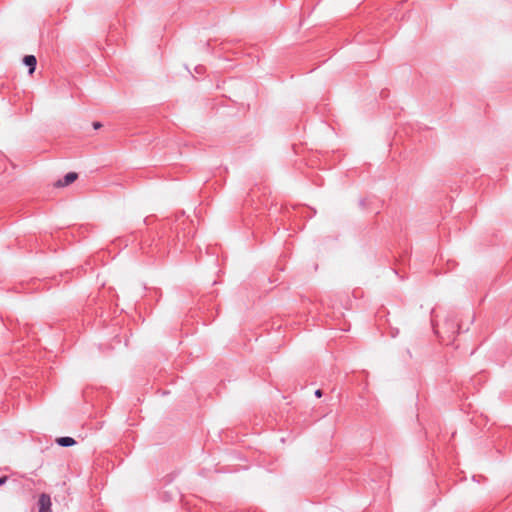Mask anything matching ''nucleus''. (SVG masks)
Wrapping results in <instances>:
<instances>
[{"label":"nucleus","mask_w":512,"mask_h":512,"mask_svg":"<svg viewBox=\"0 0 512 512\" xmlns=\"http://www.w3.org/2000/svg\"><path fill=\"white\" fill-rule=\"evenodd\" d=\"M37 504L38 512H52V501L49 494H40Z\"/></svg>","instance_id":"1"},{"label":"nucleus","mask_w":512,"mask_h":512,"mask_svg":"<svg viewBox=\"0 0 512 512\" xmlns=\"http://www.w3.org/2000/svg\"><path fill=\"white\" fill-rule=\"evenodd\" d=\"M78 179V174L76 172H68L64 175L63 178L59 179L56 183V187H66L72 184L74 181Z\"/></svg>","instance_id":"2"},{"label":"nucleus","mask_w":512,"mask_h":512,"mask_svg":"<svg viewBox=\"0 0 512 512\" xmlns=\"http://www.w3.org/2000/svg\"><path fill=\"white\" fill-rule=\"evenodd\" d=\"M23 64L28 67L29 74L34 73L37 66V59L34 55H25L23 57Z\"/></svg>","instance_id":"3"},{"label":"nucleus","mask_w":512,"mask_h":512,"mask_svg":"<svg viewBox=\"0 0 512 512\" xmlns=\"http://www.w3.org/2000/svg\"><path fill=\"white\" fill-rule=\"evenodd\" d=\"M55 443L60 446V447H72L74 446L77 442L74 438L70 437V436H62V437H57L55 439Z\"/></svg>","instance_id":"4"},{"label":"nucleus","mask_w":512,"mask_h":512,"mask_svg":"<svg viewBox=\"0 0 512 512\" xmlns=\"http://www.w3.org/2000/svg\"><path fill=\"white\" fill-rule=\"evenodd\" d=\"M92 126H93V128H94L95 130H98V129H100L103 125H102V123H101V122H99V121H94V122L92 123Z\"/></svg>","instance_id":"5"},{"label":"nucleus","mask_w":512,"mask_h":512,"mask_svg":"<svg viewBox=\"0 0 512 512\" xmlns=\"http://www.w3.org/2000/svg\"><path fill=\"white\" fill-rule=\"evenodd\" d=\"M8 480V476L6 475H3V476H0V486L4 485Z\"/></svg>","instance_id":"6"},{"label":"nucleus","mask_w":512,"mask_h":512,"mask_svg":"<svg viewBox=\"0 0 512 512\" xmlns=\"http://www.w3.org/2000/svg\"><path fill=\"white\" fill-rule=\"evenodd\" d=\"M314 394L317 398H320L323 395V391L321 389H317Z\"/></svg>","instance_id":"7"},{"label":"nucleus","mask_w":512,"mask_h":512,"mask_svg":"<svg viewBox=\"0 0 512 512\" xmlns=\"http://www.w3.org/2000/svg\"><path fill=\"white\" fill-rule=\"evenodd\" d=\"M359 205H360L362 208H364V207H365V205H366V199H360V201H359Z\"/></svg>","instance_id":"8"},{"label":"nucleus","mask_w":512,"mask_h":512,"mask_svg":"<svg viewBox=\"0 0 512 512\" xmlns=\"http://www.w3.org/2000/svg\"><path fill=\"white\" fill-rule=\"evenodd\" d=\"M203 70H204V67H203V66H201V65H199V66H197V67H196V72H197V73H202V71H203Z\"/></svg>","instance_id":"9"},{"label":"nucleus","mask_w":512,"mask_h":512,"mask_svg":"<svg viewBox=\"0 0 512 512\" xmlns=\"http://www.w3.org/2000/svg\"><path fill=\"white\" fill-rule=\"evenodd\" d=\"M399 333L398 329L392 332V337H396V335Z\"/></svg>","instance_id":"10"},{"label":"nucleus","mask_w":512,"mask_h":512,"mask_svg":"<svg viewBox=\"0 0 512 512\" xmlns=\"http://www.w3.org/2000/svg\"><path fill=\"white\" fill-rule=\"evenodd\" d=\"M167 478L166 483L172 482L173 478L170 475H168Z\"/></svg>","instance_id":"11"}]
</instances>
